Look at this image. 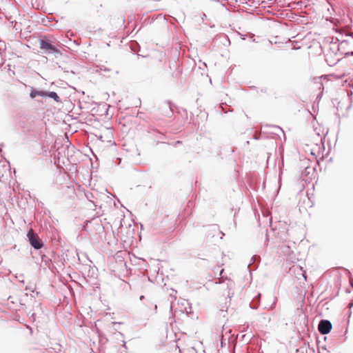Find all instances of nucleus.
<instances>
[{"label": "nucleus", "mask_w": 353, "mask_h": 353, "mask_svg": "<svg viewBox=\"0 0 353 353\" xmlns=\"http://www.w3.org/2000/svg\"><path fill=\"white\" fill-rule=\"evenodd\" d=\"M319 331L322 334H328L332 329V324L329 321L322 320L319 324Z\"/></svg>", "instance_id": "20e7f679"}, {"label": "nucleus", "mask_w": 353, "mask_h": 353, "mask_svg": "<svg viewBox=\"0 0 353 353\" xmlns=\"http://www.w3.org/2000/svg\"><path fill=\"white\" fill-rule=\"evenodd\" d=\"M231 296H230V292L228 291L226 296H221L217 301V307L221 311H227L228 307L230 305Z\"/></svg>", "instance_id": "7ed1b4c3"}, {"label": "nucleus", "mask_w": 353, "mask_h": 353, "mask_svg": "<svg viewBox=\"0 0 353 353\" xmlns=\"http://www.w3.org/2000/svg\"><path fill=\"white\" fill-rule=\"evenodd\" d=\"M301 274H302L303 277L304 278V280H305L306 279V276H305L304 273H301Z\"/></svg>", "instance_id": "6e6552de"}, {"label": "nucleus", "mask_w": 353, "mask_h": 353, "mask_svg": "<svg viewBox=\"0 0 353 353\" xmlns=\"http://www.w3.org/2000/svg\"><path fill=\"white\" fill-rule=\"evenodd\" d=\"M294 270H299V272H302V268H301V267H299V266H297V267H296V268H294Z\"/></svg>", "instance_id": "0eeeda50"}, {"label": "nucleus", "mask_w": 353, "mask_h": 353, "mask_svg": "<svg viewBox=\"0 0 353 353\" xmlns=\"http://www.w3.org/2000/svg\"><path fill=\"white\" fill-rule=\"evenodd\" d=\"M46 96L53 99L57 102L61 101L59 97L57 95V94L55 92H47Z\"/></svg>", "instance_id": "423d86ee"}, {"label": "nucleus", "mask_w": 353, "mask_h": 353, "mask_svg": "<svg viewBox=\"0 0 353 353\" xmlns=\"http://www.w3.org/2000/svg\"><path fill=\"white\" fill-rule=\"evenodd\" d=\"M47 92L37 90H32L30 92V96L31 98H35L36 97L41 96V97H46Z\"/></svg>", "instance_id": "39448f33"}, {"label": "nucleus", "mask_w": 353, "mask_h": 353, "mask_svg": "<svg viewBox=\"0 0 353 353\" xmlns=\"http://www.w3.org/2000/svg\"><path fill=\"white\" fill-rule=\"evenodd\" d=\"M27 236L29 239L30 245L35 249H40L43 247V243L39 239V236L35 234L32 229H30L28 234Z\"/></svg>", "instance_id": "f257e3e1"}, {"label": "nucleus", "mask_w": 353, "mask_h": 353, "mask_svg": "<svg viewBox=\"0 0 353 353\" xmlns=\"http://www.w3.org/2000/svg\"><path fill=\"white\" fill-rule=\"evenodd\" d=\"M40 48L49 54H60V50L50 43V41L41 39L40 41Z\"/></svg>", "instance_id": "f03ea898"}]
</instances>
